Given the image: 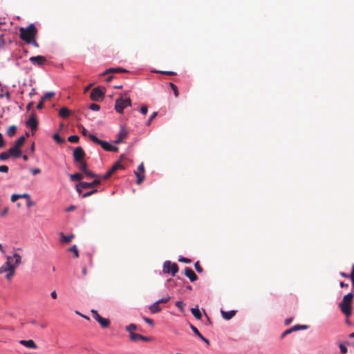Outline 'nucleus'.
Instances as JSON below:
<instances>
[{"mask_svg": "<svg viewBox=\"0 0 354 354\" xmlns=\"http://www.w3.org/2000/svg\"><path fill=\"white\" fill-rule=\"evenodd\" d=\"M169 85L171 88V89L173 90L174 93V95L176 97H177L178 96V87L176 85H175L174 83H169Z\"/></svg>", "mask_w": 354, "mask_h": 354, "instance_id": "37", "label": "nucleus"}, {"mask_svg": "<svg viewBox=\"0 0 354 354\" xmlns=\"http://www.w3.org/2000/svg\"><path fill=\"white\" fill-rule=\"evenodd\" d=\"M292 317L291 318H288V319H286L285 320L284 324H285V325L288 326V325H289L292 322Z\"/></svg>", "mask_w": 354, "mask_h": 354, "instance_id": "64", "label": "nucleus"}, {"mask_svg": "<svg viewBox=\"0 0 354 354\" xmlns=\"http://www.w3.org/2000/svg\"><path fill=\"white\" fill-rule=\"evenodd\" d=\"M75 209V206L74 205H71L69 206L68 207H67L66 209V212H71V211H73Z\"/></svg>", "mask_w": 354, "mask_h": 354, "instance_id": "63", "label": "nucleus"}, {"mask_svg": "<svg viewBox=\"0 0 354 354\" xmlns=\"http://www.w3.org/2000/svg\"><path fill=\"white\" fill-rule=\"evenodd\" d=\"M104 95V91L100 87L94 88L90 94V97L93 101H100L102 100Z\"/></svg>", "mask_w": 354, "mask_h": 354, "instance_id": "6", "label": "nucleus"}, {"mask_svg": "<svg viewBox=\"0 0 354 354\" xmlns=\"http://www.w3.org/2000/svg\"><path fill=\"white\" fill-rule=\"evenodd\" d=\"M29 60L32 64L38 66H42L46 62V57L41 55L31 57Z\"/></svg>", "mask_w": 354, "mask_h": 354, "instance_id": "10", "label": "nucleus"}, {"mask_svg": "<svg viewBox=\"0 0 354 354\" xmlns=\"http://www.w3.org/2000/svg\"><path fill=\"white\" fill-rule=\"evenodd\" d=\"M10 266H8L6 264H3V266H1L0 267V274L3 273V272H8L10 268H8V267L10 268Z\"/></svg>", "mask_w": 354, "mask_h": 354, "instance_id": "42", "label": "nucleus"}, {"mask_svg": "<svg viewBox=\"0 0 354 354\" xmlns=\"http://www.w3.org/2000/svg\"><path fill=\"white\" fill-rule=\"evenodd\" d=\"M10 153L8 152H3L0 153V160H6L10 156Z\"/></svg>", "mask_w": 354, "mask_h": 354, "instance_id": "40", "label": "nucleus"}, {"mask_svg": "<svg viewBox=\"0 0 354 354\" xmlns=\"http://www.w3.org/2000/svg\"><path fill=\"white\" fill-rule=\"evenodd\" d=\"M8 268H9V267ZM15 266H10V270H8V273L6 275V278L7 280L10 281L12 279V277L15 274Z\"/></svg>", "mask_w": 354, "mask_h": 354, "instance_id": "23", "label": "nucleus"}, {"mask_svg": "<svg viewBox=\"0 0 354 354\" xmlns=\"http://www.w3.org/2000/svg\"><path fill=\"white\" fill-rule=\"evenodd\" d=\"M170 299V297H164V298H162L159 300H158L157 301L159 302V304H165L167 302H168Z\"/></svg>", "mask_w": 354, "mask_h": 354, "instance_id": "50", "label": "nucleus"}, {"mask_svg": "<svg viewBox=\"0 0 354 354\" xmlns=\"http://www.w3.org/2000/svg\"><path fill=\"white\" fill-rule=\"evenodd\" d=\"M37 28L34 24H30L27 27L19 28V37L28 44H31L35 48L39 47L36 41L37 36Z\"/></svg>", "mask_w": 354, "mask_h": 354, "instance_id": "1", "label": "nucleus"}, {"mask_svg": "<svg viewBox=\"0 0 354 354\" xmlns=\"http://www.w3.org/2000/svg\"><path fill=\"white\" fill-rule=\"evenodd\" d=\"M236 310H230V311H224L223 310H221V313L223 319L226 320H230L232 319L236 314Z\"/></svg>", "mask_w": 354, "mask_h": 354, "instance_id": "17", "label": "nucleus"}, {"mask_svg": "<svg viewBox=\"0 0 354 354\" xmlns=\"http://www.w3.org/2000/svg\"><path fill=\"white\" fill-rule=\"evenodd\" d=\"M158 113L157 112H153L151 116L149 117V118L148 119V120L146 122V124L147 126H149L151 124V121L156 117Z\"/></svg>", "mask_w": 354, "mask_h": 354, "instance_id": "41", "label": "nucleus"}, {"mask_svg": "<svg viewBox=\"0 0 354 354\" xmlns=\"http://www.w3.org/2000/svg\"><path fill=\"white\" fill-rule=\"evenodd\" d=\"M129 73V71H127L124 68H120V67L110 68H108L107 70H106L103 73H102V75H106L108 73Z\"/></svg>", "mask_w": 354, "mask_h": 354, "instance_id": "15", "label": "nucleus"}, {"mask_svg": "<svg viewBox=\"0 0 354 354\" xmlns=\"http://www.w3.org/2000/svg\"><path fill=\"white\" fill-rule=\"evenodd\" d=\"M25 198L26 199H29V194H14L11 196V201L12 202H15L17 200L19 199V198Z\"/></svg>", "mask_w": 354, "mask_h": 354, "instance_id": "19", "label": "nucleus"}, {"mask_svg": "<svg viewBox=\"0 0 354 354\" xmlns=\"http://www.w3.org/2000/svg\"><path fill=\"white\" fill-rule=\"evenodd\" d=\"M12 258H13V257L8 256L7 261L6 262L5 264H6L8 266H14L13 264L11 263V261L12 260Z\"/></svg>", "mask_w": 354, "mask_h": 354, "instance_id": "58", "label": "nucleus"}, {"mask_svg": "<svg viewBox=\"0 0 354 354\" xmlns=\"http://www.w3.org/2000/svg\"><path fill=\"white\" fill-rule=\"evenodd\" d=\"M308 327V326L307 325L297 324V325H295V326H292L290 328H291L292 332H295V331H297V330H299L307 329Z\"/></svg>", "mask_w": 354, "mask_h": 354, "instance_id": "25", "label": "nucleus"}, {"mask_svg": "<svg viewBox=\"0 0 354 354\" xmlns=\"http://www.w3.org/2000/svg\"><path fill=\"white\" fill-rule=\"evenodd\" d=\"M353 297V294L352 292H349L343 297L342 301L339 304V307L342 313L346 317H349L352 314V303Z\"/></svg>", "mask_w": 354, "mask_h": 354, "instance_id": "2", "label": "nucleus"}, {"mask_svg": "<svg viewBox=\"0 0 354 354\" xmlns=\"http://www.w3.org/2000/svg\"><path fill=\"white\" fill-rule=\"evenodd\" d=\"M8 212V207H5V208L3 209V211L1 212L0 215H1V216H4L5 215H6V214H7Z\"/></svg>", "mask_w": 354, "mask_h": 354, "instance_id": "62", "label": "nucleus"}, {"mask_svg": "<svg viewBox=\"0 0 354 354\" xmlns=\"http://www.w3.org/2000/svg\"><path fill=\"white\" fill-rule=\"evenodd\" d=\"M55 93L54 92H48L46 93L41 98H42V101H44L46 100H48V99H50L53 97L55 96Z\"/></svg>", "mask_w": 354, "mask_h": 354, "instance_id": "35", "label": "nucleus"}, {"mask_svg": "<svg viewBox=\"0 0 354 354\" xmlns=\"http://www.w3.org/2000/svg\"><path fill=\"white\" fill-rule=\"evenodd\" d=\"M97 192V190L96 189H93V190H91V191H90V192H86V193H84V194H83L82 197H83V198L88 197V196H89L92 195L93 194L96 193Z\"/></svg>", "mask_w": 354, "mask_h": 354, "instance_id": "47", "label": "nucleus"}, {"mask_svg": "<svg viewBox=\"0 0 354 354\" xmlns=\"http://www.w3.org/2000/svg\"><path fill=\"white\" fill-rule=\"evenodd\" d=\"M89 109L93 111H99L100 109V105H98L97 104H91L89 106Z\"/></svg>", "mask_w": 354, "mask_h": 354, "instance_id": "46", "label": "nucleus"}, {"mask_svg": "<svg viewBox=\"0 0 354 354\" xmlns=\"http://www.w3.org/2000/svg\"><path fill=\"white\" fill-rule=\"evenodd\" d=\"M128 136V131L124 127H121L118 135L117 139L115 140V144H119L123 141Z\"/></svg>", "mask_w": 354, "mask_h": 354, "instance_id": "11", "label": "nucleus"}, {"mask_svg": "<svg viewBox=\"0 0 354 354\" xmlns=\"http://www.w3.org/2000/svg\"><path fill=\"white\" fill-rule=\"evenodd\" d=\"M19 342L20 344H21L23 346H25L26 347H27L28 348H32V349L37 348V344L32 339H29V340H20Z\"/></svg>", "mask_w": 354, "mask_h": 354, "instance_id": "14", "label": "nucleus"}, {"mask_svg": "<svg viewBox=\"0 0 354 354\" xmlns=\"http://www.w3.org/2000/svg\"><path fill=\"white\" fill-rule=\"evenodd\" d=\"M191 329L196 335L201 340H203L207 345H209V341L205 338L203 335L200 333V331L193 325L190 326Z\"/></svg>", "mask_w": 354, "mask_h": 354, "instance_id": "16", "label": "nucleus"}, {"mask_svg": "<svg viewBox=\"0 0 354 354\" xmlns=\"http://www.w3.org/2000/svg\"><path fill=\"white\" fill-rule=\"evenodd\" d=\"M149 308L151 313H158L162 310V308L160 307V304L157 301L151 305Z\"/></svg>", "mask_w": 354, "mask_h": 354, "instance_id": "18", "label": "nucleus"}, {"mask_svg": "<svg viewBox=\"0 0 354 354\" xmlns=\"http://www.w3.org/2000/svg\"><path fill=\"white\" fill-rule=\"evenodd\" d=\"M137 329V326L134 324H131L126 327V330L129 332V334L134 333L133 330Z\"/></svg>", "mask_w": 354, "mask_h": 354, "instance_id": "32", "label": "nucleus"}, {"mask_svg": "<svg viewBox=\"0 0 354 354\" xmlns=\"http://www.w3.org/2000/svg\"><path fill=\"white\" fill-rule=\"evenodd\" d=\"M138 169L139 171L140 172H142L144 173L145 172V168H144V165L143 163L142 162L141 164L139 165L138 167Z\"/></svg>", "mask_w": 354, "mask_h": 354, "instance_id": "59", "label": "nucleus"}, {"mask_svg": "<svg viewBox=\"0 0 354 354\" xmlns=\"http://www.w3.org/2000/svg\"><path fill=\"white\" fill-rule=\"evenodd\" d=\"M118 169H124V167L120 163V160H118L110 169L111 172L113 174Z\"/></svg>", "mask_w": 354, "mask_h": 354, "instance_id": "21", "label": "nucleus"}, {"mask_svg": "<svg viewBox=\"0 0 354 354\" xmlns=\"http://www.w3.org/2000/svg\"><path fill=\"white\" fill-rule=\"evenodd\" d=\"M85 157V152L81 147H77L73 151V158L75 162H80L84 160Z\"/></svg>", "mask_w": 354, "mask_h": 354, "instance_id": "8", "label": "nucleus"}, {"mask_svg": "<svg viewBox=\"0 0 354 354\" xmlns=\"http://www.w3.org/2000/svg\"><path fill=\"white\" fill-rule=\"evenodd\" d=\"M6 146V142L3 140L2 134L0 133V148H3Z\"/></svg>", "mask_w": 354, "mask_h": 354, "instance_id": "54", "label": "nucleus"}, {"mask_svg": "<svg viewBox=\"0 0 354 354\" xmlns=\"http://www.w3.org/2000/svg\"><path fill=\"white\" fill-rule=\"evenodd\" d=\"M100 180L99 178H97V179H95L91 183L81 182L80 183V186L83 189H88V188L95 187V186H96L97 185H100Z\"/></svg>", "mask_w": 354, "mask_h": 354, "instance_id": "13", "label": "nucleus"}, {"mask_svg": "<svg viewBox=\"0 0 354 354\" xmlns=\"http://www.w3.org/2000/svg\"><path fill=\"white\" fill-rule=\"evenodd\" d=\"M113 172H111V170L109 169L102 177V178L103 180H107L109 178H110L111 176V175L113 174Z\"/></svg>", "mask_w": 354, "mask_h": 354, "instance_id": "49", "label": "nucleus"}, {"mask_svg": "<svg viewBox=\"0 0 354 354\" xmlns=\"http://www.w3.org/2000/svg\"><path fill=\"white\" fill-rule=\"evenodd\" d=\"M143 320L147 323L148 324L151 325V326H153V321L150 319V318H148V317H143Z\"/></svg>", "mask_w": 354, "mask_h": 354, "instance_id": "52", "label": "nucleus"}, {"mask_svg": "<svg viewBox=\"0 0 354 354\" xmlns=\"http://www.w3.org/2000/svg\"><path fill=\"white\" fill-rule=\"evenodd\" d=\"M12 259H15V264L16 266H18V265L21 264V256L19 254L14 253Z\"/></svg>", "mask_w": 354, "mask_h": 354, "instance_id": "29", "label": "nucleus"}, {"mask_svg": "<svg viewBox=\"0 0 354 354\" xmlns=\"http://www.w3.org/2000/svg\"><path fill=\"white\" fill-rule=\"evenodd\" d=\"M30 171L33 175H37L41 173V169L39 168L31 169Z\"/></svg>", "mask_w": 354, "mask_h": 354, "instance_id": "57", "label": "nucleus"}, {"mask_svg": "<svg viewBox=\"0 0 354 354\" xmlns=\"http://www.w3.org/2000/svg\"><path fill=\"white\" fill-rule=\"evenodd\" d=\"M79 128L81 129L82 134L84 136H86L88 134V131L83 126H80Z\"/></svg>", "mask_w": 354, "mask_h": 354, "instance_id": "56", "label": "nucleus"}, {"mask_svg": "<svg viewBox=\"0 0 354 354\" xmlns=\"http://www.w3.org/2000/svg\"><path fill=\"white\" fill-rule=\"evenodd\" d=\"M26 125L29 127L32 131L37 129V120L36 118V113L34 111L31 113L28 120L26 122Z\"/></svg>", "mask_w": 354, "mask_h": 354, "instance_id": "9", "label": "nucleus"}, {"mask_svg": "<svg viewBox=\"0 0 354 354\" xmlns=\"http://www.w3.org/2000/svg\"><path fill=\"white\" fill-rule=\"evenodd\" d=\"M53 139L57 142V143H63L64 142V139L62 138L58 133H55L53 136Z\"/></svg>", "mask_w": 354, "mask_h": 354, "instance_id": "36", "label": "nucleus"}, {"mask_svg": "<svg viewBox=\"0 0 354 354\" xmlns=\"http://www.w3.org/2000/svg\"><path fill=\"white\" fill-rule=\"evenodd\" d=\"M191 312L192 313V315L195 317V318L196 319H201V317H202V315H201V311L199 310V309L198 308H192L191 309Z\"/></svg>", "mask_w": 354, "mask_h": 354, "instance_id": "22", "label": "nucleus"}, {"mask_svg": "<svg viewBox=\"0 0 354 354\" xmlns=\"http://www.w3.org/2000/svg\"><path fill=\"white\" fill-rule=\"evenodd\" d=\"M84 174L86 176H88V177H91V178H96V179L99 178V176L93 173L92 171H89V170H87Z\"/></svg>", "mask_w": 354, "mask_h": 354, "instance_id": "39", "label": "nucleus"}, {"mask_svg": "<svg viewBox=\"0 0 354 354\" xmlns=\"http://www.w3.org/2000/svg\"><path fill=\"white\" fill-rule=\"evenodd\" d=\"M163 272L165 273H171L174 277L178 272V266L176 263H171L169 261H166L163 264Z\"/></svg>", "mask_w": 354, "mask_h": 354, "instance_id": "5", "label": "nucleus"}, {"mask_svg": "<svg viewBox=\"0 0 354 354\" xmlns=\"http://www.w3.org/2000/svg\"><path fill=\"white\" fill-rule=\"evenodd\" d=\"M176 306L180 310H183L185 306V304L181 301H177L175 304Z\"/></svg>", "mask_w": 354, "mask_h": 354, "instance_id": "45", "label": "nucleus"}, {"mask_svg": "<svg viewBox=\"0 0 354 354\" xmlns=\"http://www.w3.org/2000/svg\"><path fill=\"white\" fill-rule=\"evenodd\" d=\"M131 106V101L129 97L123 99L122 97L117 99L115 102V109L117 112L122 113L123 110L128 106Z\"/></svg>", "mask_w": 354, "mask_h": 354, "instance_id": "4", "label": "nucleus"}, {"mask_svg": "<svg viewBox=\"0 0 354 354\" xmlns=\"http://www.w3.org/2000/svg\"><path fill=\"white\" fill-rule=\"evenodd\" d=\"M68 140L70 142H74L76 143L79 141V137L76 135L71 136L68 138Z\"/></svg>", "mask_w": 354, "mask_h": 354, "instance_id": "38", "label": "nucleus"}, {"mask_svg": "<svg viewBox=\"0 0 354 354\" xmlns=\"http://www.w3.org/2000/svg\"><path fill=\"white\" fill-rule=\"evenodd\" d=\"M62 241L64 243H69L71 239L74 237V235L71 234L69 236H65L63 234H62Z\"/></svg>", "mask_w": 354, "mask_h": 354, "instance_id": "33", "label": "nucleus"}, {"mask_svg": "<svg viewBox=\"0 0 354 354\" xmlns=\"http://www.w3.org/2000/svg\"><path fill=\"white\" fill-rule=\"evenodd\" d=\"M291 333H292V331L290 328L286 330L284 332L281 333V338H284L287 335L290 334Z\"/></svg>", "mask_w": 354, "mask_h": 354, "instance_id": "48", "label": "nucleus"}, {"mask_svg": "<svg viewBox=\"0 0 354 354\" xmlns=\"http://www.w3.org/2000/svg\"><path fill=\"white\" fill-rule=\"evenodd\" d=\"M140 111L142 114L146 115L148 111V108L145 105H142L140 108Z\"/></svg>", "mask_w": 354, "mask_h": 354, "instance_id": "55", "label": "nucleus"}, {"mask_svg": "<svg viewBox=\"0 0 354 354\" xmlns=\"http://www.w3.org/2000/svg\"><path fill=\"white\" fill-rule=\"evenodd\" d=\"M97 322L103 328H106L110 324V321L108 319H105V318H103V317H102Z\"/></svg>", "mask_w": 354, "mask_h": 354, "instance_id": "26", "label": "nucleus"}, {"mask_svg": "<svg viewBox=\"0 0 354 354\" xmlns=\"http://www.w3.org/2000/svg\"><path fill=\"white\" fill-rule=\"evenodd\" d=\"M25 140L26 138L24 136H21L16 140L14 146L8 149V153L10 156L13 158H19L21 156V151L20 148L24 144Z\"/></svg>", "mask_w": 354, "mask_h": 354, "instance_id": "3", "label": "nucleus"}, {"mask_svg": "<svg viewBox=\"0 0 354 354\" xmlns=\"http://www.w3.org/2000/svg\"><path fill=\"white\" fill-rule=\"evenodd\" d=\"M185 274L187 277L191 281H195L198 279L197 275L193 271V270L190 268H185Z\"/></svg>", "mask_w": 354, "mask_h": 354, "instance_id": "12", "label": "nucleus"}, {"mask_svg": "<svg viewBox=\"0 0 354 354\" xmlns=\"http://www.w3.org/2000/svg\"><path fill=\"white\" fill-rule=\"evenodd\" d=\"M178 261L183 263H191V259L185 258V257H180Z\"/></svg>", "mask_w": 354, "mask_h": 354, "instance_id": "53", "label": "nucleus"}, {"mask_svg": "<svg viewBox=\"0 0 354 354\" xmlns=\"http://www.w3.org/2000/svg\"><path fill=\"white\" fill-rule=\"evenodd\" d=\"M129 337H130V339L133 342L141 340V338H142V335H140V334L136 333H131V335H129Z\"/></svg>", "mask_w": 354, "mask_h": 354, "instance_id": "27", "label": "nucleus"}, {"mask_svg": "<svg viewBox=\"0 0 354 354\" xmlns=\"http://www.w3.org/2000/svg\"><path fill=\"white\" fill-rule=\"evenodd\" d=\"M89 138L95 143L100 145L103 149H104L106 151H109L110 148L111 147V145L109 142L100 140L97 138L95 135L93 134H89L88 135Z\"/></svg>", "mask_w": 354, "mask_h": 354, "instance_id": "7", "label": "nucleus"}, {"mask_svg": "<svg viewBox=\"0 0 354 354\" xmlns=\"http://www.w3.org/2000/svg\"><path fill=\"white\" fill-rule=\"evenodd\" d=\"M35 205V203L31 201L30 196H29V199H27V206L32 207Z\"/></svg>", "mask_w": 354, "mask_h": 354, "instance_id": "61", "label": "nucleus"}, {"mask_svg": "<svg viewBox=\"0 0 354 354\" xmlns=\"http://www.w3.org/2000/svg\"><path fill=\"white\" fill-rule=\"evenodd\" d=\"M80 163V169L85 173L88 169H87V163L84 161V160H82V161H80V162H78Z\"/></svg>", "mask_w": 354, "mask_h": 354, "instance_id": "31", "label": "nucleus"}, {"mask_svg": "<svg viewBox=\"0 0 354 354\" xmlns=\"http://www.w3.org/2000/svg\"><path fill=\"white\" fill-rule=\"evenodd\" d=\"M136 176L137 177L136 183L137 184L140 185L142 183V181L145 179V176L140 174L138 171L134 172Z\"/></svg>", "mask_w": 354, "mask_h": 354, "instance_id": "30", "label": "nucleus"}, {"mask_svg": "<svg viewBox=\"0 0 354 354\" xmlns=\"http://www.w3.org/2000/svg\"><path fill=\"white\" fill-rule=\"evenodd\" d=\"M194 267H195V269L198 272V273H201L203 272V268L201 266L200 263H199V261H196L194 264Z\"/></svg>", "mask_w": 354, "mask_h": 354, "instance_id": "43", "label": "nucleus"}, {"mask_svg": "<svg viewBox=\"0 0 354 354\" xmlns=\"http://www.w3.org/2000/svg\"><path fill=\"white\" fill-rule=\"evenodd\" d=\"M8 171V167L6 165H0V172L7 173Z\"/></svg>", "mask_w": 354, "mask_h": 354, "instance_id": "51", "label": "nucleus"}, {"mask_svg": "<svg viewBox=\"0 0 354 354\" xmlns=\"http://www.w3.org/2000/svg\"><path fill=\"white\" fill-rule=\"evenodd\" d=\"M68 251L72 252L74 253V256L75 258H77L79 257V252L77 248V246L75 245H73L71 248L68 249Z\"/></svg>", "mask_w": 354, "mask_h": 354, "instance_id": "34", "label": "nucleus"}, {"mask_svg": "<svg viewBox=\"0 0 354 354\" xmlns=\"http://www.w3.org/2000/svg\"><path fill=\"white\" fill-rule=\"evenodd\" d=\"M17 131V127L15 125L10 126L8 129L7 130V135L9 137H12L15 135Z\"/></svg>", "mask_w": 354, "mask_h": 354, "instance_id": "24", "label": "nucleus"}, {"mask_svg": "<svg viewBox=\"0 0 354 354\" xmlns=\"http://www.w3.org/2000/svg\"><path fill=\"white\" fill-rule=\"evenodd\" d=\"M82 175L81 174H79V173H75L74 174H71L70 176V179L72 180V181H79L80 180L82 179Z\"/></svg>", "mask_w": 354, "mask_h": 354, "instance_id": "28", "label": "nucleus"}, {"mask_svg": "<svg viewBox=\"0 0 354 354\" xmlns=\"http://www.w3.org/2000/svg\"><path fill=\"white\" fill-rule=\"evenodd\" d=\"M339 348L342 354H346L348 351L346 346L343 344H339Z\"/></svg>", "mask_w": 354, "mask_h": 354, "instance_id": "44", "label": "nucleus"}, {"mask_svg": "<svg viewBox=\"0 0 354 354\" xmlns=\"http://www.w3.org/2000/svg\"><path fill=\"white\" fill-rule=\"evenodd\" d=\"M44 106V101H42V99L40 100V102L37 105V109H41Z\"/></svg>", "mask_w": 354, "mask_h": 354, "instance_id": "60", "label": "nucleus"}, {"mask_svg": "<svg viewBox=\"0 0 354 354\" xmlns=\"http://www.w3.org/2000/svg\"><path fill=\"white\" fill-rule=\"evenodd\" d=\"M70 115V110L67 107H62L59 111V115L61 118H66Z\"/></svg>", "mask_w": 354, "mask_h": 354, "instance_id": "20", "label": "nucleus"}]
</instances>
